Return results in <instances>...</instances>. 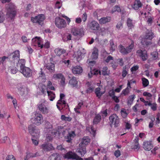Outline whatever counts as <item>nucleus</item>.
I'll list each match as a JSON object with an SVG mask.
<instances>
[{"label":"nucleus","mask_w":160,"mask_h":160,"mask_svg":"<svg viewBox=\"0 0 160 160\" xmlns=\"http://www.w3.org/2000/svg\"><path fill=\"white\" fill-rule=\"evenodd\" d=\"M132 148L135 150H136L138 151L140 148L139 144H134L133 146H132Z\"/></svg>","instance_id":"obj_60"},{"label":"nucleus","mask_w":160,"mask_h":160,"mask_svg":"<svg viewBox=\"0 0 160 160\" xmlns=\"http://www.w3.org/2000/svg\"><path fill=\"white\" fill-rule=\"evenodd\" d=\"M110 125L111 127L114 125V127H117L119 124V119L118 117L116 114H113L109 118Z\"/></svg>","instance_id":"obj_7"},{"label":"nucleus","mask_w":160,"mask_h":160,"mask_svg":"<svg viewBox=\"0 0 160 160\" xmlns=\"http://www.w3.org/2000/svg\"><path fill=\"white\" fill-rule=\"evenodd\" d=\"M111 20L110 17H106L101 18L99 20V22L100 24H103L110 22Z\"/></svg>","instance_id":"obj_25"},{"label":"nucleus","mask_w":160,"mask_h":160,"mask_svg":"<svg viewBox=\"0 0 160 160\" xmlns=\"http://www.w3.org/2000/svg\"><path fill=\"white\" fill-rule=\"evenodd\" d=\"M48 160H61V158L59 154L55 153L51 155Z\"/></svg>","instance_id":"obj_26"},{"label":"nucleus","mask_w":160,"mask_h":160,"mask_svg":"<svg viewBox=\"0 0 160 160\" xmlns=\"http://www.w3.org/2000/svg\"><path fill=\"white\" fill-rule=\"evenodd\" d=\"M127 24L128 27L130 29H132L134 27V25L132 22V20L130 18H128L127 19Z\"/></svg>","instance_id":"obj_40"},{"label":"nucleus","mask_w":160,"mask_h":160,"mask_svg":"<svg viewBox=\"0 0 160 160\" xmlns=\"http://www.w3.org/2000/svg\"><path fill=\"white\" fill-rule=\"evenodd\" d=\"M142 85L144 87H146L148 85L149 81L147 79L145 78H142Z\"/></svg>","instance_id":"obj_41"},{"label":"nucleus","mask_w":160,"mask_h":160,"mask_svg":"<svg viewBox=\"0 0 160 160\" xmlns=\"http://www.w3.org/2000/svg\"><path fill=\"white\" fill-rule=\"evenodd\" d=\"M114 155L117 158L119 157L121 155L120 151L119 150H116L114 152Z\"/></svg>","instance_id":"obj_62"},{"label":"nucleus","mask_w":160,"mask_h":160,"mask_svg":"<svg viewBox=\"0 0 160 160\" xmlns=\"http://www.w3.org/2000/svg\"><path fill=\"white\" fill-rule=\"evenodd\" d=\"M98 49L95 48L92 52L91 57L93 60H95L98 58Z\"/></svg>","instance_id":"obj_33"},{"label":"nucleus","mask_w":160,"mask_h":160,"mask_svg":"<svg viewBox=\"0 0 160 160\" xmlns=\"http://www.w3.org/2000/svg\"><path fill=\"white\" fill-rule=\"evenodd\" d=\"M109 95L112 97H113V96H115V92L113 90H112L109 91L108 92Z\"/></svg>","instance_id":"obj_64"},{"label":"nucleus","mask_w":160,"mask_h":160,"mask_svg":"<svg viewBox=\"0 0 160 160\" xmlns=\"http://www.w3.org/2000/svg\"><path fill=\"white\" fill-rule=\"evenodd\" d=\"M99 114H102V116L106 117L108 115L107 109L105 110L101 111Z\"/></svg>","instance_id":"obj_63"},{"label":"nucleus","mask_w":160,"mask_h":160,"mask_svg":"<svg viewBox=\"0 0 160 160\" xmlns=\"http://www.w3.org/2000/svg\"><path fill=\"white\" fill-rule=\"evenodd\" d=\"M101 73L100 71L98 70L94 69L93 71H91L90 73L88 74V76L89 78H91L92 77L93 75H96L98 73L101 75Z\"/></svg>","instance_id":"obj_38"},{"label":"nucleus","mask_w":160,"mask_h":160,"mask_svg":"<svg viewBox=\"0 0 160 160\" xmlns=\"http://www.w3.org/2000/svg\"><path fill=\"white\" fill-rule=\"evenodd\" d=\"M100 90L101 89L99 87L96 88L95 90V93L97 97H98L99 98H100L101 96L104 93L102 92Z\"/></svg>","instance_id":"obj_35"},{"label":"nucleus","mask_w":160,"mask_h":160,"mask_svg":"<svg viewBox=\"0 0 160 160\" xmlns=\"http://www.w3.org/2000/svg\"><path fill=\"white\" fill-rule=\"evenodd\" d=\"M64 157L65 158L72 159L76 160H83V158L78 156L77 154L72 151H69L65 154Z\"/></svg>","instance_id":"obj_9"},{"label":"nucleus","mask_w":160,"mask_h":160,"mask_svg":"<svg viewBox=\"0 0 160 160\" xmlns=\"http://www.w3.org/2000/svg\"><path fill=\"white\" fill-rule=\"evenodd\" d=\"M6 160H16V159L13 155H10L7 157Z\"/></svg>","instance_id":"obj_61"},{"label":"nucleus","mask_w":160,"mask_h":160,"mask_svg":"<svg viewBox=\"0 0 160 160\" xmlns=\"http://www.w3.org/2000/svg\"><path fill=\"white\" fill-rule=\"evenodd\" d=\"M136 52L138 55L142 59V61H145L147 59L148 55L146 50L142 51L141 49H139Z\"/></svg>","instance_id":"obj_14"},{"label":"nucleus","mask_w":160,"mask_h":160,"mask_svg":"<svg viewBox=\"0 0 160 160\" xmlns=\"http://www.w3.org/2000/svg\"><path fill=\"white\" fill-rule=\"evenodd\" d=\"M25 59H19L17 66V67H20V69H22L26 67L25 66Z\"/></svg>","instance_id":"obj_29"},{"label":"nucleus","mask_w":160,"mask_h":160,"mask_svg":"<svg viewBox=\"0 0 160 160\" xmlns=\"http://www.w3.org/2000/svg\"><path fill=\"white\" fill-rule=\"evenodd\" d=\"M71 32L73 35L80 38L84 35V32L81 28H78L74 27L72 29Z\"/></svg>","instance_id":"obj_11"},{"label":"nucleus","mask_w":160,"mask_h":160,"mask_svg":"<svg viewBox=\"0 0 160 160\" xmlns=\"http://www.w3.org/2000/svg\"><path fill=\"white\" fill-rule=\"evenodd\" d=\"M29 133L32 137L36 139H38L40 136V131L36 126L32 125H29L28 127Z\"/></svg>","instance_id":"obj_4"},{"label":"nucleus","mask_w":160,"mask_h":160,"mask_svg":"<svg viewBox=\"0 0 160 160\" xmlns=\"http://www.w3.org/2000/svg\"><path fill=\"white\" fill-rule=\"evenodd\" d=\"M45 19V16L43 14H39L35 17H31V21L33 23H38L41 25Z\"/></svg>","instance_id":"obj_8"},{"label":"nucleus","mask_w":160,"mask_h":160,"mask_svg":"<svg viewBox=\"0 0 160 160\" xmlns=\"http://www.w3.org/2000/svg\"><path fill=\"white\" fill-rule=\"evenodd\" d=\"M60 131V130L58 131L57 130L53 129L52 130L51 133L52 135L56 136L57 134H58V136H59L61 134Z\"/></svg>","instance_id":"obj_45"},{"label":"nucleus","mask_w":160,"mask_h":160,"mask_svg":"<svg viewBox=\"0 0 160 160\" xmlns=\"http://www.w3.org/2000/svg\"><path fill=\"white\" fill-rule=\"evenodd\" d=\"M134 42L133 41H132L130 45L126 48L128 53L132 51V50L133 49L134 45Z\"/></svg>","instance_id":"obj_44"},{"label":"nucleus","mask_w":160,"mask_h":160,"mask_svg":"<svg viewBox=\"0 0 160 160\" xmlns=\"http://www.w3.org/2000/svg\"><path fill=\"white\" fill-rule=\"evenodd\" d=\"M8 6L7 16L11 20L14 19L17 13L16 7L13 4L11 3L9 4Z\"/></svg>","instance_id":"obj_3"},{"label":"nucleus","mask_w":160,"mask_h":160,"mask_svg":"<svg viewBox=\"0 0 160 160\" xmlns=\"http://www.w3.org/2000/svg\"><path fill=\"white\" fill-rule=\"evenodd\" d=\"M5 19L4 15L2 13L0 12V23L3 22Z\"/></svg>","instance_id":"obj_55"},{"label":"nucleus","mask_w":160,"mask_h":160,"mask_svg":"<svg viewBox=\"0 0 160 160\" xmlns=\"http://www.w3.org/2000/svg\"><path fill=\"white\" fill-rule=\"evenodd\" d=\"M41 71L40 72V73H39V77H42V79H44L43 81H45L46 80V78H45V75L44 73L42 71V69L41 68Z\"/></svg>","instance_id":"obj_54"},{"label":"nucleus","mask_w":160,"mask_h":160,"mask_svg":"<svg viewBox=\"0 0 160 160\" xmlns=\"http://www.w3.org/2000/svg\"><path fill=\"white\" fill-rule=\"evenodd\" d=\"M143 148L147 151L150 150L153 147V145L150 141H147L143 142Z\"/></svg>","instance_id":"obj_18"},{"label":"nucleus","mask_w":160,"mask_h":160,"mask_svg":"<svg viewBox=\"0 0 160 160\" xmlns=\"http://www.w3.org/2000/svg\"><path fill=\"white\" fill-rule=\"evenodd\" d=\"M117 62L120 66H122L124 64V62L122 58H119L117 60Z\"/></svg>","instance_id":"obj_58"},{"label":"nucleus","mask_w":160,"mask_h":160,"mask_svg":"<svg viewBox=\"0 0 160 160\" xmlns=\"http://www.w3.org/2000/svg\"><path fill=\"white\" fill-rule=\"evenodd\" d=\"M116 9L117 12H120L122 14H123L125 13L124 10H121L120 7L118 5H116Z\"/></svg>","instance_id":"obj_49"},{"label":"nucleus","mask_w":160,"mask_h":160,"mask_svg":"<svg viewBox=\"0 0 160 160\" xmlns=\"http://www.w3.org/2000/svg\"><path fill=\"white\" fill-rule=\"evenodd\" d=\"M63 76H64L62 74L59 73L54 74L53 75V78L55 79H61L62 78V77Z\"/></svg>","instance_id":"obj_48"},{"label":"nucleus","mask_w":160,"mask_h":160,"mask_svg":"<svg viewBox=\"0 0 160 160\" xmlns=\"http://www.w3.org/2000/svg\"><path fill=\"white\" fill-rule=\"evenodd\" d=\"M37 109L44 114H47L49 112V107L44 100H41L37 105Z\"/></svg>","instance_id":"obj_2"},{"label":"nucleus","mask_w":160,"mask_h":160,"mask_svg":"<svg viewBox=\"0 0 160 160\" xmlns=\"http://www.w3.org/2000/svg\"><path fill=\"white\" fill-rule=\"evenodd\" d=\"M33 118L32 120L33 123L37 125H40L43 122V117L42 114L36 112L33 113Z\"/></svg>","instance_id":"obj_5"},{"label":"nucleus","mask_w":160,"mask_h":160,"mask_svg":"<svg viewBox=\"0 0 160 160\" xmlns=\"http://www.w3.org/2000/svg\"><path fill=\"white\" fill-rule=\"evenodd\" d=\"M75 136L74 132L71 131L70 132H69L67 136L65 137V139L67 142L71 143L72 142V138Z\"/></svg>","instance_id":"obj_19"},{"label":"nucleus","mask_w":160,"mask_h":160,"mask_svg":"<svg viewBox=\"0 0 160 160\" xmlns=\"http://www.w3.org/2000/svg\"><path fill=\"white\" fill-rule=\"evenodd\" d=\"M109 42L110 45V49L112 50V51H114L116 49V46L114 44L113 40H110L109 41Z\"/></svg>","instance_id":"obj_43"},{"label":"nucleus","mask_w":160,"mask_h":160,"mask_svg":"<svg viewBox=\"0 0 160 160\" xmlns=\"http://www.w3.org/2000/svg\"><path fill=\"white\" fill-rule=\"evenodd\" d=\"M118 48L120 52L122 54L125 55L128 53L127 48H125L122 45H120Z\"/></svg>","instance_id":"obj_32"},{"label":"nucleus","mask_w":160,"mask_h":160,"mask_svg":"<svg viewBox=\"0 0 160 160\" xmlns=\"http://www.w3.org/2000/svg\"><path fill=\"white\" fill-rule=\"evenodd\" d=\"M108 68L107 67H104L102 68V75L104 76L108 75Z\"/></svg>","instance_id":"obj_47"},{"label":"nucleus","mask_w":160,"mask_h":160,"mask_svg":"<svg viewBox=\"0 0 160 160\" xmlns=\"http://www.w3.org/2000/svg\"><path fill=\"white\" fill-rule=\"evenodd\" d=\"M45 67L51 73L55 71V65L53 63H48L47 64Z\"/></svg>","instance_id":"obj_27"},{"label":"nucleus","mask_w":160,"mask_h":160,"mask_svg":"<svg viewBox=\"0 0 160 160\" xmlns=\"http://www.w3.org/2000/svg\"><path fill=\"white\" fill-rule=\"evenodd\" d=\"M135 97V96L134 95H132L130 96L129 97V99L128 100V104L129 103H132L133 100L134 99Z\"/></svg>","instance_id":"obj_50"},{"label":"nucleus","mask_w":160,"mask_h":160,"mask_svg":"<svg viewBox=\"0 0 160 160\" xmlns=\"http://www.w3.org/2000/svg\"><path fill=\"white\" fill-rule=\"evenodd\" d=\"M41 148L44 151H49L54 149L52 145L49 143H45L42 144L41 146Z\"/></svg>","instance_id":"obj_15"},{"label":"nucleus","mask_w":160,"mask_h":160,"mask_svg":"<svg viewBox=\"0 0 160 160\" xmlns=\"http://www.w3.org/2000/svg\"><path fill=\"white\" fill-rule=\"evenodd\" d=\"M72 38V35L68 33H66L64 34L62 36V40L64 42L71 40Z\"/></svg>","instance_id":"obj_24"},{"label":"nucleus","mask_w":160,"mask_h":160,"mask_svg":"<svg viewBox=\"0 0 160 160\" xmlns=\"http://www.w3.org/2000/svg\"><path fill=\"white\" fill-rule=\"evenodd\" d=\"M151 55L152 56V59L155 60L157 59L158 57V53L157 52H153L152 54Z\"/></svg>","instance_id":"obj_57"},{"label":"nucleus","mask_w":160,"mask_h":160,"mask_svg":"<svg viewBox=\"0 0 160 160\" xmlns=\"http://www.w3.org/2000/svg\"><path fill=\"white\" fill-rule=\"evenodd\" d=\"M86 152V147L82 145L81 146L79 144V147L77 150V152L79 153V155L81 157H83Z\"/></svg>","instance_id":"obj_17"},{"label":"nucleus","mask_w":160,"mask_h":160,"mask_svg":"<svg viewBox=\"0 0 160 160\" xmlns=\"http://www.w3.org/2000/svg\"><path fill=\"white\" fill-rule=\"evenodd\" d=\"M47 92L49 100L51 101H52L55 97V93L51 91H47Z\"/></svg>","instance_id":"obj_36"},{"label":"nucleus","mask_w":160,"mask_h":160,"mask_svg":"<svg viewBox=\"0 0 160 160\" xmlns=\"http://www.w3.org/2000/svg\"><path fill=\"white\" fill-rule=\"evenodd\" d=\"M61 119L63 121L67 122H70L72 120V118L70 117H66L65 115H61Z\"/></svg>","instance_id":"obj_42"},{"label":"nucleus","mask_w":160,"mask_h":160,"mask_svg":"<svg viewBox=\"0 0 160 160\" xmlns=\"http://www.w3.org/2000/svg\"><path fill=\"white\" fill-rule=\"evenodd\" d=\"M89 27L92 30L97 31L99 28V24L95 21H93L90 23Z\"/></svg>","instance_id":"obj_16"},{"label":"nucleus","mask_w":160,"mask_h":160,"mask_svg":"<svg viewBox=\"0 0 160 160\" xmlns=\"http://www.w3.org/2000/svg\"><path fill=\"white\" fill-rule=\"evenodd\" d=\"M61 80L60 82L61 85L62 86H64L65 85V78L64 76L62 77V78H61Z\"/></svg>","instance_id":"obj_59"},{"label":"nucleus","mask_w":160,"mask_h":160,"mask_svg":"<svg viewBox=\"0 0 160 160\" xmlns=\"http://www.w3.org/2000/svg\"><path fill=\"white\" fill-rule=\"evenodd\" d=\"M58 58V57L57 56H54L50 58V62H53L56 63L59 61L58 60H55V59L57 58Z\"/></svg>","instance_id":"obj_56"},{"label":"nucleus","mask_w":160,"mask_h":160,"mask_svg":"<svg viewBox=\"0 0 160 160\" xmlns=\"http://www.w3.org/2000/svg\"><path fill=\"white\" fill-rule=\"evenodd\" d=\"M20 52L17 50L8 55V59L11 62L14 63L20 58Z\"/></svg>","instance_id":"obj_6"},{"label":"nucleus","mask_w":160,"mask_h":160,"mask_svg":"<svg viewBox=\"0 0 160 160\" xmlns=\"http://www.w3.org/2000/svg\"><path fill=\"white\" fill-rule=\"evenodd\" d=\"M129 89L127 87L125 89H123L122 91L121 94L124 95H126L129 93Z\"/></svg>","instance_id":"obj_53"},{"label":"nucleus","mask_w":160,"mask_h":160,"mask_svg":"<svg viewBox=\"0 0 160 160\" xmlns=\"http://www.w3.org/2000/svg\"><path fill=\"white\" fill-rule=\"evenodd\" d=\"M101 119V116L100 114L95 115L93 121V125H96L98 123Z\"/></svg>","instance_id":"obj_28"},{"label":"nucleus","mask_w":160,"mask_h":160,"mask_svg":"<svg viewBox=\"0 0 160 160\" xmlns=\"http://www.w3.org/2000/svg\"><path fill=\"white\" fill-rule=\"evenodd\" d=\"M89 132L93 134L94 137L95 136L96 134V130H95L93 128V126H90V129L89 130Z\"/></svg>","instance_id":"obj_51"},{"label":"nucleus","mask_w":160,"mask_h":160,"mask_svg":"<svg viewBox=\"0 0 160 160\" xmlns=\"http://www.w3.org/2000/svg\"><path fill=\"white\" fill-rule=\"evenodd\" d=\"M151 40L145 38L142 39L141 41V44L144 46H148L151 44Z\"/></svg>","instance_id":"obj_31"},{"label":"nucleus","mask_w":160,"mask_h":160,"mask_svg":"<svg viewBox=\"0 0 160 160\" xmlns=\"http://www.w3.org/2000/svg\"><path fill=\"white\" fill-rule=\"evenodd\" d=\"M126 66L123 68V71L122 72V76L123 78H125L128 73V72L126 70Z\"/></svg>","instance_id":"obj_52"},{"label":"nucleus","mask_w":160,"mask_h":160,"mask_svg":"<svg viewBox=\"0 0 160 160\" xmlns=\"http://www.w3.org/2000/svg\"><path fill=\"white\" fill-rule=\"evenodd\" d=\"M153 33L151 31H149V32L146 33L145 38L151 40L153 38Z\"/></svg>","instance_id":"obj_39"},{"label":"nucleus","mask_w":160,"mask_h":160,"mask_svg":"<svg viewBox=\"0 0 160 160\" xmlns=\"http://www.w3.org/2000/svg\"><path fill=\"white\" fill-rule=\"evenodd\" d=\"M78 55L76 57V58L77 61L79 62L81 60L82 58H83L84 56V54L85 53H83L79 51L77 52Z\"/></svg>","instance_id":"obj_37"},{"label":"nucleus","mask_w":160,"mask_h":160,"mask_svg":"<svg viewBox=\"0 0 160 160\" xmlns=\"http://www.w3.org/2000/svg\"><path fill=\"white\" fill-rule=\"evenodd\" d=\"M42 40L39 37H35L32 39V45L34 46H38L41 48H43V44H41Z\"/></svg>","instance_id":"obj_13"},{"label":"nucleus","mask_w":160,"mask_h":160,"mask_svg":"<svg viewBox=\"0 0 160 160\" xmlns=\"http://www.w3.org/2000/svg\"><path fill=\"white\" fill-rule=\"evenodd\" d=\"M142 4L140 0H135L133 4L132 5V8L135 10H138L139 8L142 7Z\"/></svg>","instance_id":"obj_22"},{"label":"nucleus","mask_w":160,"mask_h":160,"mask_svg":"<svg viewBox=\"0 0 160 160\" xmlns=\"http://www.w3.org/2000/svg\"><path fill=\"white\" fill-rule=\"evenodd\" d=\"M20 72L26 78L30 77L32 75V70L29 68L27 67L20 69Z\"/></svg>","instance_id":"obj_12"},{"label":"nucleus","mask_w":160,"mask_h":160,"mask_svg":"<svg viewBox=\"0 0 160 160\" xmlns=\"http://www.w3.org/2000/svg\"><path fill=\"white\" fill-rule=\"evenodd\" d=\"M48 87L50 90H55V89L54 86H52V82L49 81L48 82V83L47 84Z\"/></svg>","instance_id":"obj_46"},{"label":"nucleus","mask_w":160,"mask_h":160,"mask_svg":"<svg viewBox=\"0 0 160 160\" xmlns=\"http://www.w3.org/2000/svg\"><path fill=\"white\" fill-rule=\"evenodd\" d=\"M90 142V139L88 136L84 137L82 139L81 142L80 143L81 146H86Z\"/></svg>","instance_id":"obj_23"},{"label":"nucleus","mask_w":160,"mask_h":160,"mask_svg":"<svg viewBox=\"0 0 160 160\" xmlns=\"http://www.w3.org/2000/svg\"><path fill=\"white\" fill-rule=\"evenodd\" d=\"M65 98V95L63 93H60V99L58 101L56 105L57 108L60 111L63 110L68 112L70 111V109L68 104L64 100Z\"/></svg>","instance_id":"obj_1"},{"label":"nucleus","mask_w":160,"mask_h":160,"mask_svg":"<svg viewBox=\"0 0 160 160\" xmlns=\"http://www.w3.org/2000/svg\"><path fill=\"white\" fill-rule=\"evenodd\" d=\"M54 51L57 55L59 57L66 52V50L64 49L60 48H56Z\"/></svg>","instance_id":"obj_30"},{"label":"nucleus","mask_w":160,"mask_h":160,"mask_svg":"<svg viewBox=\"0 0 160 160\" xmlns=\"http://www.w3.org/2000/svg\"><path fill=\"white\" fill-rule=\"evenodd\" d=\"M72 72L74 74H80L82 72V68L79 66H77L72 67Z\"/></svg>","instance_id":"obj_20"},{"label":"nucleus","mask_w":160,"mask_h":160,"mask_svg":"<svg viewBox=\"0 0 160 160\" xmlns=\"http://www.w3.org/2000/svg\"><path fill=\"white\" fill-rule=\"evenodd\" d=\"M69 84L72 87H78V82L76 77H73L69 81Z\"/></svg>","instance_id":"obj_21"},{"label":"nucleus","mask_w":160,"mask_h":160,"mask_svg":"<svg viewBox=\"0 0 160 160\" xmlns=\"http://www.w3.org/2000/svg\"><path fill=\"white\" fill-rule=\"evenodd\" d=\"M55 24L56 26L60 29L64 28L66 26V22L65 21L59 17L56 18Z\"/></svg>","instance_id":"obj_10"},{"label":"nucleus","mask_w":160,"mask_h":160,"mask_svg":"<svg viewBox=\"0 0 160 160\" xmlns=\"http://www.w3.org/2000/svg\"><path fill=\"white\" fill-rule=\"evenodd\" d=\"M39 156H40V155L38 152H37L34 153L29 152L27 153L26 158H27H27H33Z\"/></svg>","instance_id":"obj_34"}]
</instances>
